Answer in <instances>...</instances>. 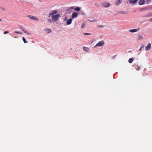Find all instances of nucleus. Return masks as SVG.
<instances>
[{"instance_id": "obj_1", "label": "nucleus", "mask_w": 152, "mask_h": 152, "mask_svg": "<svg viewBox=\"0 0 152 152\" xmlns=\"http://www.w3.org/2000/svg\"><path fill=\"white\" fill-rule=\"evenodd\" d=\"M60 17V16L59 14H57L54 15H53L52 16V20L54 21H58Z\"/></svg>"}, {"instance_id": "obj_2", "label": "nucleus", "mask_w": 152, "mask_h": 152, "mask_svg": "<svg viewBox=\"0 0 152 152\" xmlns=\"http://www.w3.org/2000/svg\"><path fill=\"white\" fill-rule=\"evenodd\" d=\"M27 17L29 18L30 19L33 20H36V21H38L39 19L37 17H35L34 16L31 15H28Z\"/></svg>"}, {"instance_id": "obj_3", "label": "nucleus", "mask_w": 152, "mask_h": 152, "mask_svg": "<svg viewBox=\"0 0 152 152\" xmlns=\"http://www.w3.org/2000/svg\"><path fill=\"white\" fill-rule=\"evenodd\" d=\"M104 41L102 40L98 42L94 47V48H96L98 46H102L104 45Z\"/></svg>"}, {"instance_id": "obj_4", "label": "nucleus", "mask_w": 152, "mask_h": 152, "mask_svg": "<svg viewBox=\"0 0 152 152\" xmlns=\"http://www.w3.org/2000/svg\"><path fill=\"white\" fill-rule=\"evenodd\" d=\"M101 4L102 6L105 7H109L110 5V4L107 2H103L101 3Z\"/></svg>"}, {"instance_id": "obj_5", "label": "nucleus", "mask_w": 152, "mask_h": 152, "mask_svg": "<svg viewBox=\"0 0 152 152\" xmlns=\"http://www.w3.org/2000/svg\"><path fill=\"white\" fill-rule=\"evenodd\" d=\"M58 12V11L56 10H52L49 13V16H50L54 15L55 14H56Z\"/></svg>"}, {"instance_id": "obj_6", "label": "nucleus", "mask_w": 152, "mask_h": 152, "mask_svg": "<svg viewBox=\"0 0 152 152\" xmlns=\"http://www.w3.org/2000/svg\"><path fill=\"white\" fill-rule=\"evenodd\" d=\"M78 13L76 12H73L72 15V18H77L78 15Z\"/></svg>"}, {"instance_id": "obj_7", "label": "nucleus", "mask_w": 152, "mask_h": 152, "mask_svg": "<svg viewBox=\"0 0 152 152\" xmlns=\"http://www.w3.org/2000/svg\"><path fill=\"white\" fill-rule=\"evenodd\" d=\"M151 44L150 43H149L148 44V45L146 47L145 50H147V51L148 50H149L150 49H151Z\"/></svg>"}, {"instance_id": "obj_8", "label": "nucleus", "mask_w": 152, "mask_h": 152, "mask_svg": "<svg viewBox=\"0 0 152 152\" xmlns=\"http://www.w3.org/2000/svg\"><path fill=\"white\" fill-rule=\"evenodd\" d=\"M122 0H117L115 2V4L118 5L120 4L122 1Z\"/></svg>"}, {"instance_id": "obj_9", "label": "nucleus", "mask_w": 152, "mask_h": 152, "mask_svg": "<svg viewBox=\"0 0 152 152\" xmlns=\"http://www.w3.org/2000/svg\"><path fill=\"white\" fill-rule=\"evenodd\" d=\"M145 4V0H140L139 4L140 5H142Z\"/></svg>"}, {"instance_id": "obj_10", "label": "nucleus", "mask_w": 152, "mask_h": 152, "mask_svg": "<svg viewBox=\"0 0 152 152\" xmlns=\"http://www.w3.org/2000/svg\"><path fill=\"white\" fill-rule=\"evenodd\" d=\"M72 19L71 18H69L67 21L66 24L68 25L72 23Z\"/></svg>"}, {"instance_id": "obj_11", "label": "nucleus", "mask_w": 152, "mask_h": 152, "mask_svg": "<svg viewBox=\"0 0 152 152\" xmlns=\"http://www.w3.org/2000/svg\"><path fill=\"white\" fill-rule=\"evenodd\" d=\"M83 50L86 52H88L89 51V48H88V47H83Z\"/></svg>"}, {"instance_id": "obj_12", "label": "nucleus", "mask_w": 152, "mask_h": 152, "mask_svg": "<svg viewBox=\"0 0 152 152\" xmlns=\"http://www.w3.org/2000/svg\"><path fill=\"white\" fill-rule=\"evenodd\" d=\"M137 1L138 0H130L129 2L132 4H134L136 3Z\"/></svg>"}, {"instance_id": "obj_13", "label": "nucleus", "mask_w": 152, "mask_h": 152, "mask_svg": "<svg viewBox=\"0 0 152 152\" xmlns=\"http://www.w3.org/2000/svg\"><path fill=\"white\" fill-rule=\"evenodd\" d=\"M138 31V30L137 29H132L130 30L129 31L130 32L133 33L137 31Z\"/></svg>"}, {"instance_id": "obj_14", "label": "nucleus", "mask_w": 152, "mask_h": 152, "mask_svg": "<svg viewBox=\"0 0 152 152\" xmlns=\"http://www.w3.org/2000/svg\"><path fill=\"white\" fill-rule=\"evenodd\" d=\"M134 60V58H130L129 59V61H128L130 63H132V62Z\"/></svg>"}, {"instance_id": "obj_15", "label": "nucleus", "mask_w": 152, "mask_h": 152, "mask_svg": "<svg viewBox=\"0 0 152 152\" xmlns=\"http://www.w3.org/2000/svg\"><path fill=\"white\" fill-rule=\"evenodd\" d=\"M80 8L79 7H77L75 8V10L76 11H79L80 10Z\"/></svg>"}, {"instance_id": "obj_16", "label": "nucleus", "mask_w": 152, "mask_h": 152, "mask_svg": "<svg viewBox=\"0 0 152 152\" xmlns=\"http://www.w3.org/2000/svg\"><path fill=\"white\" fill-rule=\"evenodd\" d=\"M45 31L46 32H47L48 33H50L51 32V30L49 28H47L45 29Z\"/></svg>"}, {"instance_id": "obj_17", "label": "nucleus", "mask_w": 152, "mask_h": 152, "mask_svg": "<svg viewBox=\"0 0 152 152\" xmlns=\"http://www.w3.org/2000/svg\"><path fill=\"white\" fill-rule=\"evenodd\" d=\"M119 13L120 14H126L127 13V12L126 11H121L119 12Z\"/></svg>"}, {"instance_id": "obj_18", "label": "nucleus", "mask_w": 152, "mask_h": 152, "mask_svg": "<svg viewBox=\"0 0 152 152\" xmlns=\"http://www.w3.org/2000/svg\"><path fill=\"white\" fill-rule=\"evenodd\" d=\"M23 40L25 43H27L28 42V41H26L25 38L24 37H23Z\"/></svg>"}, {"instance_id": "obj_19", "label": "nucleus", "mask_w": 152, "mask_h": 152, "mask_svg": "<svg viewBox=\"0 0 152 152\" xmlns=\"http://www.w3.org/2000/svg\"><path fill=\"white\" fill-rule=\"evenodd\" d=\"M14 32L15 33H17V34H22V32H20V31H15Z\"/></svg>"}, {"instance_id": "obj_20", "label": "nucleus", "mask_w": 152, "mask_h": 152, "mask_svg": "<svg viewBox=\"0 0 152 152\" xmlns=\"http://www.w3.org/2000/svg\"><path fill=\"white\" fill-rule=\"evenodd\" d=\"M25 33H26L27 34H29V35H31V34L29 33L28 32V31H27L26 30H24V31H23Z\"/></svg>"}, {"instance_id": "obj_21", "label": "nucleus", "mask_w": 152, "mask_h": 152, "mask_svg": "<svg viewBox=\"0 0 152 152\" xmlns=\"http://www.w3.org/2000/svg\"><path fill=\"white\" fill-rule=\"evenodd\" d=\"M151 1V0H145V1L146 3L148 4Z\"/></svg>"}, {"instance_id": "obj_22", "label": "nucleus", "mask_w": 152, "mask_h": 152, "mask_svg": "<svg viewBox=\"0 0 152 152\" xmlns=\"http://www.w3.org/2000/svg\"><path fill=\"white\" fill-rule=\"evenodd\" d=\"M88 20H89L90 22H95V21H97V20H95V19H94V20H90L89 19H88Z\"/></svg>"}, {"instance_id": "obj_23", "label": "nucleus", "mask_w": 152, "mask_h": 152, "mask_svg": "<svg viewBox=\"0 0 152 152\" xmlns=\"http://www.w3.org/2000/svg\"><path fill=\"white\" fill-rule=\"evenodd\" d=\"M142 38H143V37L142 36H141L140 35L139 36V38L138 39V40L142 39Z\"/></svg>"}, {"instance_id": "obj_24", "label": "nucleus", "mask_w": 152, "mask_h": 152, "mask_svg": "<svg viewBox=\"0 0 152 152\" xmlns=\"http://www.w3.org/2000/svg\"><path fill=\"white\" fill-rule=\"evenodd\" d=\"M75 8H74V7L72 6V7H70L69 8V10H70L71 9H74L75 10Z\"/></svg>"}, {"instance_id": "obj_25", "label": "nucleus", "mask_w": 152, "mask_h": 152, "mask_svg": "<svg viewBox=\"0 0 152 152\" xmlns=\"http://www.w3.org/2000/svg\"><path fill=\"white\" fill-rule=\"evenodd\" d=\"M95 5L97 7H98L99 6V4L97 3H95Z\"/></svg>"}, {"instance_id": "obj_26", "label": "nucleus", "mask_w": 152, "mask_h": 152, "mask_svg": "<svg viewBox=\"0 0 152 152\" xmlns=\"http://www.w3.org/2000/svg\"><path fill=\"white\" fill-rule=\"evenodd\" d=\"M9 31H6L4 32V34H6L9 33Z\"/></svg>"}, {"instance_id": "obj_27", "label": "nucleus", "mask_w": 152, "mask_h": 152, "mask_svg": "<svg viewBox=\"0 0 152 152\" xmlns=\"http://www.w3.org/2000/svg\"><path fill=\"white\" fill-rule=\"evenodd\" d=\"M85 25L84 24H82L81 26V28H83L85 27Z\"/></svg>"}, {"instance_id": "obj_28", "label": "nucleus", "mask_w": 152, "mask_h": 152, "mask_svg": "<svg viewBox=\"0 0 152 152\" xmlns=\"http://www.w3.org/2000/svg\"><path fill=\"white\" fill-rule=\"evenodd\" d=\"M91 34L89 33H84V35H90Z\"/></svg>"}, {"instance_id": "obj_29", "label": "nucleus", "mask_w": 152, "mask_h": 152, "mask_svg": "<svg viewBox=\"0 0 152 152\" xmlns=\"http://www.w3.org/2000/svg\"><path fill=\"white\" fill-rule=\"evenodd\" d=\"M20 29L23 31H24V29L23 28V27H20Z\"/></svg>"}, {"instance_id": "obj_30", "label": "nucleus", "mask_w": 152, "mask_h": 152, "mask_svg": "<svg viewBox=\"0 0 152 152\" xmlns=\"http://www.w3.org/2000/svg\"><path fill=\"white\" fill-rule=\"evenodd\" d=\"M149 21L151 22H152V18L149 19Z\"/></svg>"}, {"instance_id": "obj_31", "label": "nucleus", "mask_w": 152, "mask_h": 152, "mask_svg": "<svg viewBox=\"0 0 152 152\" xmlns=\"http://www.w3.org/2000/svg\"><path fill=\"white\" fill-rule=\"evenodd\" d=\"M144 45H142L141 46V47H140V48L141 49H142V48H143L144 47Z\"/></svg>"}, {"instance_id": "obj_32", "label": "nucleus", "mask_w": 152, "mask_h": 152, "mask_svg": "<svg viewBox=\"0 0 152 152\" xmlns=\"http://www.w3.org/2000/svg\"><path fill=\"white\" fill-rule=\"evenodd\" d=\"M48 21L49 22H50V23H51L52 22V20L50 19H49L48 20Z\"/></svg>"}, {"instance_id": "obj_33", "label": "nucleus", "mask_w": 152, "mask_h": 152, "mask_svg": "<svg viewBox=\"0 0 152 152\" xmlns=\"http://www.w3.org/2000/svg\"><path fill=\"white\" fill-rule=\"evenodd\" d=\"M140 69V68L139 67H138V68L137 69V70H139Z\"/></svg>"}, {"instance_id": "obj_34", "label": "nucleus", "mask_w": 152, "mask_h": 152, "mask_svg": "<svg viewBox=\"0 0 152 152\" xmlns=\"http://www.w3.org/2000/svg\"><path fill=\"white\" fill-rule=\"evenodd\" d=\"M141 49H141V48H140L139 50V51H140L141 50Z\"/></svg>"}, {"instance_id": "obj_35", "label": "nucleus", "mask_w": 152, "mask_h": 152, "mask_svg": "<svg viewBox=\"0 0 152 152\" xmlns=\"http://www.w3.org/2000/svg\"><path fill=\"white\" fill-rule=\"evenodd\" d=\"M1 20H1V18H0V21H1Z\"/></svg>"}, {"instance_id": "obj_36", "label": "nucleus", "mask_w": 152, "mask_h": 152, "mask_svg": "<svg viewBox=\"0 0 152 152\" xmlns=\"http://www.w3.org/2000/svg\"><path fill=\"white\" fill-rule=\"evenodd\" d=\"M139 28H138V30H139Z\"/></svg>"}]
</instances>
